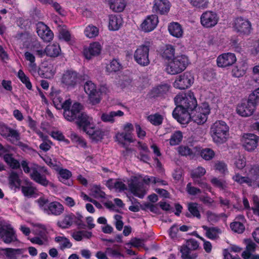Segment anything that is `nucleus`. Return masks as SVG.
<instances>
[{
	"label": "nucleus",
	"instance_id": "obj_1",
	"mask_svg": "<svg viewBox=\"0 0 259 259\" xmlns=\"http://www.w3.org/2000/svg\"><path fill=\"white\" fill-rule=\"evenodd\" d=\"M177 105L172 112L173 117L181 124H186L191 112L196 109L197 103L192 93L178 95L175 98Z\"/></svg>",
	"mask_w": 259,
	"mask_h": 259
},
{
	"label": "nucleus",
	"instance_id": "obj_2",
	"mask_svg": "<svg viewBox=\"0 0 259 259\" xmlns=\"http://www.w3.org/2000/svg\"><path fill=\"white\" fill-rule=\"evenodd\" d=\"M21 165L24 172L30 173V178L36 183L44 187H47L48 185L53 186V184L50 182L46 178V175H50V172L46 167L34 164L33 166L30 168L26 160L22 161Z\"/></svg>",
	"mask_w": 259,
	"mask_h": 259
},
{
	"label": "nucleus",
	"instance_id": "obj_3",
	"mask_svg": "<svg viewBox=\"0 0 259 259\" xmlns=\"http://www.w3.org/2000/svg\"><path fill=\"white\" fill-rule=\"evenodd\" d=\"M63 110L64 117L68 121H75L77 125L82 121L83 123L87 122V118L88 115L82 111L83 106L81 104L74 103L72 106L69 105Z\"/></svg>",
	"mask_w": 259,
	"mask_h": 259
},
{
	"label": "nucleus",
	"instance_id": "obj_4",
	"mask_svg": "<svg viewBox=\"0 0 259 259\" xmlns=\"http://www.w3.org/2000/svg\"><path fill=\"white\" fill-rule=\"evenodd\" d=\"M229 127L222 120L215 121L210 127V134L214 143L221 145L225 143L229 136Z\"/></svg>",
	"mask_w": 259,
	"mask_h": 259
},
{
	"label": "nucleus",
	"instance_id": "obj_5",
	"mask_svg": "<svg viewBox=\"0 0 259 259\" xmlns=\"http://www.w3.org/2000/svg\"><path fill=\"white\" fill-rule=\"evenodd\" d=\"M188 64V57L182 55L174 58L169 61L166 68L167 72L170 74H176L183 71Z\"/></svg>",
	"mask_w": 259,
	"mask_h": 259
},
{
	"label": "nucleus",
	"instance_id": "obj_6",
	"mask_svg": "<svg viewBox=\"0 0 259 259\" xmlns=\"http://www.w3.org/2000/svg\"><path fill=\"white\" fill-rule=\"evenodd\" d=\"M151 43L146 41L144 45L140 46L134 53L135 61L140 65L146 66L149 64V52Z\"/></svg>",
	"mask_w": 259,
	"mask_h": 259
},
{
	"label": "nucleus",
	"instance_id": "obj_7",
	"mask_svg": "<svg viewBox=\"0 0 259 259\" xmlns=\"http://www.w3.org/2000/svg\"><path fill=\"white\" fill-rule=\"evenodd\" d=\"M210 112V110L207 105H203V107H198L189 113V116L186 123L191 120L198 124H203L207 120V115Z\"/></svg>",
	"mask_w": 259,
	"mask_h": 259
},
{
	"label": "nucleus",
	"instance_id": "obj_8",
	"mask_svg": "<svg viewBox=\"0 0 259 259\" xmlns=\"http://www.w3.org/2000/svg\"><path fill=\"white\" fill-rule=\"evenodd\" d=\"M78 79V76L76 72L67 70L62 74L61 82L64 87L69 89L74 88L76 85Z\"/></svg>",
	"mask_w": 259,
	"mask_h": 259
},
{
	"label": "nucleus",
	"instance_id": "obj_9",
	"mask_svg": "<svg viewBox=\"0 0 259 259\" xmlns=\"http://www.w3.org/2000/svg\"><path fill=\"white\" fill-rule=\"evenodd\" d=\"M194 82V77L191 72H185L179 76L174 82V86L180 90L189 88Z\"/></svg>",
	"mask_w": 259,
	"mask_h": 259
},
{
	"label": "nucleus",
	"instance_id": "obj_10",
	"mask_svg": "<svg viewBox=\"0 0 259 259\" xmlns=\"http://www.w3.org/2000/svg\"><path fill=\"white\" fill-rule=\"evenodd\" d=\"M219 21L217 14L211 11H207L202 13L200 17V22L205 28H211L217 25Z\"/></svg>",
	"mask_w": 259,
	"mask_h": 259
},
{
	"label": "nucleus",
	"instance_id": "obj_11",
	"mask_svg": "<svg viewBox=\"0 0 259 259\" xmlns=\"http://www.w3.org/2000/svg\"><path fill=\"white\" fill-rule=\"evenodd\" d=\"M256 104L253 101L248 100L244 101L237 107V112L242 116H249L251 115L255 110Z\"/></svg>",
	"mask_w": 259,
	"mask_h": 259
},
{
	"label": "nucleus",
	"instance_id": "obj_12",
	"mask_svg": "<svg viewBox=\"0 0 259 259\" xmlns=\"http://www.w3.org/2000/svg\"><path fill=\"white\" fill-rule=\"evenodd\" d=\"M85 92L89 95V99L93 104H96L100 101L99 93L95 84L91 81H87L84 85Z\"/></svg>",
	"mask_w": 259,
	"mask_h": 259
},
{
	"label": "nucleus",
	"instance_id": "obj_13",
	"mask_svg": "<svg viewBox=\"0 0 259 259\" xmlns=\"http://www.w3.org/2000/svg\"><path fill=\"white\" fill-rule=\"evenodd\" d=\"M259 137L253 134H245L242 138L243 146L248 151H253L257 146Z\"/></svg>",
	"mask_w": 259,
	"mask_h": 259
},
{
	"label": "nucleus",
	"instance_id": "obj_14",
	"mask_svg": "<svg viewBox=\"0 0 259 259\" xmlns=\"http://www.w3.org/2000/svg\"><path fill=\"white\" fill-rule=\"evenodd\" d=\"M0 135L7 140L13 142L19 140V134L15 130L9 127L3 122H0Z\"/></svg>",
	"mask_w": 259,
	"mask_h": 259
},
{
	"label": "nucleus",
	"instance_id": "obj_15",
	"mask_svg": "<svg viewBox=\"0 0 259 259\" xmlns=\"http://www.w3.org/2000/svg\"><path fill=\"white\" fill-rule=\"evenodd\" d=\"M128 187L131 192L135 196L142 198L145 195L143 185L135 177L128 181Z\"/></svg>",
	"mask_w": 259,
	"mask_h": 259
},
{
	"label": "nucleus",
	"instance_id": "obj_16",
	"mask_svg": "<svg viewBox=\"0 0 259 259\" xmlns=\"http://www.w3.org/2000/svg\"><path fill=\"white\" fill-rule=\"evenodd\" d=\"M236 60L234 54L227 53L219 55L217 58V62L219 67L224 68L232 65Z\"/></svg>",
	"mask_w": 259,
	"mask_h": 259
},
{
	"label": "nucleus",
	"instance_id": "obj_17",
	"mask_svg": "<svg viewBox=\"0 0 259 259\" xmlns=\"http://www.w3.org/2000/svg\"><path fill=\"white\" fill-rule=\"evenodd\" d=\"M235 29L242 34H248L251 29L250 22L242 17L237 18L235 21Z\"/></svg>",
	"mask_w": 259,
	"mask_h": 259
},
{
	"label": "nucleus",
	"instance_id": "obj_18",
	"mask_svg": "<svg viewBox=\"0 0 259 259\" xmlns=\"http://www.w3.org/2000/svg\"><path fill=\"white\" fill-rule=\"evenodd\" d=\"M158 23V17L156 15L147 16L141 24V29L145 32H148L154 30Z\"/></svg>",
	"mask_w": 259,
	"mask_h": 259
},
{
	"label": "nucleus",
	"instance_id": "obj_19",
	"mask_svg": "<svg viewBox=\"0 0 259 259\" xmlns=\"http://www.w3.org/2000/svg\"><path fill=\"white\" fill-rule=\"evenodd\" d=\"M1 235L0 238L6 243L9 244L17 240L14 229L10 225H4Z\"/></svg>",
	"mask_w": 259,
	"mask_h": 259
},
{
	"label": "nucleus",
	"instance_id": "obj_20",
	"mask_svg": "<svg viewBox=\"0 0 259 259\" xmlns=\"http://www.w3.org/2000/svg\"><path fill=\"white\" fill-rule=\"evenodd\" d=\"M169 9V3L167 0L154 1L153 10L156 13L163 15L167 13Z\"/></svg>",
	"mask_w": 259,
	"mask_h": 259
},
{
	"label": "nucleus",
	"instance_id": "obj_21",
	"mask_svg": "<svg viewBox=\"0 0 259 259\" xmlns=\"http://www.w3.org/2000/svg\"><path fill=\"white\" fill-rule=\"evenodd\" d=\"M44 210L48 214L59 215L64 211V206L60 202L53 201L49 203L47 208L44 207Z\"/></svg>",
	"mask_w": 259,
	"mask_h": 259
},
{
	"label": "nucleus",
	"instance_id": "obj_22",
	"mask_svg": "<svg viewBox=\"0 0 259 259\" xmlns=\"http://www.w3.org/2000/svg\"><path fill=\"white\" fill-rule=\"evenodd\" d=\"M38 35L45 41H50L53 37V33L49 27L44 24H39L37 28Z\"/></svg>",
	"mask_w": 259,
	"mask_h": 259
},
{
	"label": "nucleus",
	"instance_id": "obj_23",
	"mask_svg": "<svg viewBox=\"0 0 259 259\" xmlns=\"http://www.w3.org/2000/svg\"><path fill=\"white\" fill-rule=\"evenodd\" d=\"M101 51V45L99 42H95L91 44L88 49H84L83 53L87 59H90L92 56H95L100 54Z\"/></svg>",
	"mask_w": 259,
	"mask_h": 259
},
{
	"label": "nucleus",
	"instance_id": "obj_24",
	"mask_svg": "<svg viewBox=\"0 0 259 259\" xmlns=\"http://www.w3.org/2000/svg\"><path fill=\"white\" fill-rule=\"evenodd\" d=\"M251 175H254V178L250 179L248 177L245 178L244 183H246L248 186H251L256 185L259 186V166H253L250 171Z\"/></svg>",
	"mask_w": 259,
	"mask_h": 259
},
{
	"label": "nucleus",
	"instance_id": "obj_25",
	"mask_svg": "<svg viewBox=\"0 0 259 259\" xmlns=\"http://www.w3.org/2000/svg\"><path fill=\"white\" fill-rule=\"evenodd\" d=\"M168 31L170 34L177 38L183 36V30L181 25L178 22L171 23L168 26Z\"/></svg>",
	"mask_w": 259,
	"mask_h": 259
},
{
	"label": "nucleus",
	"instance_id": "obj_26",
	"mask_svg": "<svg viewBox=\"0 0 259 259\" xmlns=\"http://www.w3.org/2000/svg\"><path fill=\"white\" fill-rule=\"evenodd\" d=\"M53 103L55 107L59 110L64 109L69 105H71V100L69 99L64 101L62 97L60 95H56L53 99Z\"/></svg>",
	"mask_w": 259,
	"mask_h": 259
},
{
	"label": "nucleus",
	"instance_id": "obj_27",
	"mask_svg": "<svg viewBox=\"0 0 259 259\" xmlns=\"http://www.w3.org/2000/svg\"><path fill=\"white\" fill-rule=\"evenodd\" d=\"M246 249L242 253V257L244 259L250 258L251 255L255 250L256 244L250 239L245 240Z\"/></svg>",
	"mask_w": 259,
	"mask_h": 259
},
{
	"label": "nucleus",
	"instance_id": "obj_28",
	"mask_svg": "<svg viewBox=\"0 0 259 259\" xmlns=\"http://www.w3.org/2000/svg\"><path fill=\"white\" fill-rule=\"evenodd\" d=\"M25 185L21 187V191L24 195L26 197H31L35 193L36 187H34L33 183L29 180L24 181Z\"/></svg>",
	"mask_w": 259,
	"mask_h": 259
},
{
	"label": "nucleus",
	"instance_id": "obj_29",
	"mask_svg": "<svg viewBox=\"0 0 259 259\" xmlns=\"http://www.w3.org/2000/svg\"><path fill=\"white\" fill-rule=\"evenodd\" d=\"M75 219V215L73 213L68 214L65 215L63 219L61 221L58 222L57 224L61 228H68L74 223Z\"/></svg>",
	"mask_w": 259,
	"mask_h": 259
},
{
	"label": "nucleus",
	"instance_id": "obj_30",
	"mask_svg": "<svg viewBox=\"0 0 259 259\" xmlns=\"http://www.w3.org/2000/svg\"><path fill=\"white\" fill-rule=\"evenodd\" d=\"M8 181L10 186L17 189L20 188L21 180L17 172L12 171L10 172L8 177Z\"/></svg>",
	"mask_w": 259,
	"mask_h": 259
},
{
	"label": "nucleus",
	"instance_id": "obj_31",
	"mask_svg": "<svg viewBox=\"0 0 259 259\" xmlns=\"http://www.w3.org/2000/svg\"><path fill=\"white\" fill-rule=\"evenodd\" d=\"M169 88L170 86L166 83L158 85L151 90V95L153 97L162 96L168 92Z\"/></svg>",
	"mask_w": 259,
	"mask_h": 259
},
{
	"label": "nucleus",
	"instance_id": "obj_32",
	"mask_svg": "<svg viewBox=\"0 0 259 259\" xmlns=\"http://www.w3.org/2000/svg\"><path fill=\"white\" fill-rule=\"evenodd\" d=\"M1 250L5 251V255L7 259H17V255L22 254L24 251L23 249L11 248H3Z\"/></svg>",
	"mask_w": 259,
	"mask_h": 259
},
{
	"label": "nucleus",
	"instance_id": "obj_33",
	"mask_svg": "<svg viewBox=\"0 0 259 259\" xmlns=\"http://www.w3.org/2000/svg\"><path fill=\"white\" fill-rule=\"evenodd\" d=\"M132 134L128 133H118L116 135V139L118 143L121 144L123 147L125 146L124 141H127L129 143L134 142L132 136Z\"/></svg>",
	"mask_w": 259,
	"mask_h": 259
},
{
	"label": "nucleus",
	"instance_id": "obj_34",
	"mask_svg": "<svg viewBox=\"0 0 259 259\" xmlns=\"http://www.w3.org/2000/svg\"><path fill=\"white\" fill-rule=\"evenodd\" d=\"M202 228L206 231V236L209 239H215L219 237V234L221 233V230L218 227H208L206 226H202Z\"/></svg>",
	"mask_w": 259,
	"mask_h": 259
},
{
	"label": "nucleus",
	"instance_id": "obj_35",
	"mask_svg": "<svg viewBox=\"0 0 259 259\" xmlns=\"http://www.w3.org/2000/svg\"><path fill=\"white\" fill-rule=\"evenodd\" d=\"M110 8L116 12H122L125 7L124 0H108Z\"/></svg>",
	"mask_w": 259,
	"mask_h": 259
},
{
	"label": "nucleus",
	"instance_id": "obj_36",
	"mask_svg": "<svg viewBox=\"0 0 259 259\" xmlns=\"http://www.w3.org/2000/svg\"><path fill=\"white\" fill-rule=\"evenodd\" d=\"M60 48L58 45L50 44L45 49V53L51 57H57L60 52Z\"/></svg>",
	"mask_w": 259,
	"mask_h": 259
},
{
	"label": "nucleus",
	"instance_id": "obj_37",
	"mask_svg": "<svg viewBox=\"0 0 259 259\" xmlns=\"http://www.w3.org/2000/svg\"><path fill=\"white\" fill-rule=\"evenodd\" d=\"M179 154L182 156H189L191 158L195 157V154L193 150L191 149L188 146L181 145L177 148Z\"/></svg>",
	"mask_w": 259,
	"mask_h": 259
},
{
	"label": "nucleus",
	"instance_id": "obj_38",
	"mask_svg": "<svg viewBox=\"0 0 259 259\" xmlns=\"http://www.w3.org/2000/svg\"><path fill=\"white\" fill-rule=\"evenodd\" d=\"M87 119L88 120L87 123H83L82 121L78 126L79 128H82L83 131L91 138L96 130L94 129V127L91 126V121L92 118L88 116Z\"/></svg>",
	"mask_w": 259,
	"mask_h": 259
},
{
	"label": "nucleus",
	"instance_id": "obj_39",
	"mask_svg": "<svg viewBox=\"0 0 259 259\" xmlns=\"http://www.w3.org/2000/svg\"><path fill=\"white\" fill-rule=\"evenodd\" d=\"M175 49L174 47L170 45H166L163 50L162 57L168 60H172L174 57Z\"/></svg>",
	"mask_w": 259,
	"mask_h": 259
},
{
	"label": "nucleus",
	"instance_id": "obj_40",
	"mask_svg": "<svg viewBox=\"0 0 259 259\" xmlns=\"http://www.w3.org/2000/svg\"><path fill=\"white\" fill-rule=\"evenodd\" d=\"M200 155L203 159L208 161L214 157L215 153L212 149L206 148L200 151Z\"/></svg>",
	"mask_w": 259,
	"mask_h": 259
},
{
	"label": "nucleus",
	"instance_id": "obj_41",
	"mask_svg": "<svg viewBox=\"0 0 259 259\" xmlns=\"http://www.w3.org/2000/svg\"><path fill=\"white\" fill-rule=\"evenodd\" d=\"M121 25V19L120 17L112 16L110 18L109 28L111 30H118Z\"/></svg>",
	"mask_w": 259,
	"mask_h": 259
},
{
	"label": "nucleus",
	"instance_id": "obj_42",
	"mask_svg": "<svg viewBox=\"0 0 259 259\" xmlns=\"http://www.w3.org/2000/svg\"><path fill=\"white\" fill-rule=\"evenodd\" d=\"M56 242L59 243L60 249L64 250L65 248H69L72 246L71 243L66 237L58 236L55 238Z\"/></svg>",
	"mask_w": 259,
	"mask_h": 259
},
{
	"label": "nucleus",
	"instance_id": "obj_43",
	"mask_svg": "<svg viewBox=\"0 0 259 259\" xmlns=\"http://www.w3.org/2000/svg\"><path fill=\"white\" fill-rule=\"evenodd\" d=\"M183 139V134L180 131L175 132L169 139V144L171 146H175L179 144Z\"/></svg>",
	"mask_w": 259,
	"mask_h": 259
},
{
	"label": "nucleus",
	"instance_id": "obj_44",
	"mask_svg": "<svg viewBox=\"0 0 259 259\" xmlns=\"http://www.w3.org/2000/svg\"><path fill=\"white\" fill-rule=\"evenodd\" d=\"M182 253V257L183 259H195L197 257L196 253L191 254V250H189L187 247H181L180 249Z\"/></svg>",
	"mask_w": 259,
	"mask_h": 259
},
{
	"label": "nucleus",
	"instance_id": "obj_45",
	"mask_svg": "<svg viewBox=\"0 0 259 259\" xmlns=\"http://www.w3.org/2000/svg\"><path fill=\"white\" fill-rule=\"evenodd\" d=\"M188 208L190 213L193 217H196L198 219L200 218L201 215L198 210L197 203L194 202L188 203Z\"/></svg>",
	"mask_w": 259,
	"mask_h": 259
},
{
	"label": "nucleus",
	"instance_id": "obj_46",
	"mask_svg": "<svg viewBox=\"0 0 259 259\" xmlns=\"http://www.w3.org/2000/svg\"><path fill=\"white\" fill-rule=\"evenodd\" d=\"M148 119L152 124L159 125L162 122L163 117L158 113H155L148 116Z\"/></svg>",
	"mask_w": 259,
	"mask_h": 259
},
{
	"label": "nucleus",
	"instance_id": "obj_47",
	"mask_svg": "<svg viewBox=\"0 0 259 259\" xmlns=\"http://www.w3.org/2000/svg\"><path fill=\"white\" fill-rule=\"evenodd\" d=\"M18 77L20 80L25 84L26 87L28 90H31L32 88L31 83L29 80V78L26 76L22 70H19L18 73Z\"/></svg>",
	"mask_w": 259,
	"mask_h": 259
},
{
	"label": "nucleus",
	"instance_id": "obj_48",
	"mask_svg": "<svg viewBox=\"0 0 259 259\" xmlns=\"http://www.w3.org/2000/svg\"><path fill=\"white\" fill-rule=\"evenodd\" d=\"M230 227L234 232L238 233H242L245 230V227L243 223L238 221L231 223Z\"/></svg>",
	"mask_w": 259,
	"mask_h": 259
},
{
	"label": "nucleus",
	"instance_id": "obj_49",
	"mask_svg": "<svg viewBox=\"0 0 259 259\" xmlns=\"http://www.w3.org/2000/svg\"><path fill=\"white\" fill-rule=\"evenodd\" d=\"M205 173L206 170L204 168L198 166L191 171V176L193 179H198L203 176Z\"/></svg>",
	"mask_w": 259,
	"mask_h": 259
},
{
	"label": "nucleus",
	"instance_id": "obj_50",
	"mask_svg": "<svg viewBox=\"0 0 259 259\" xmlns=\"http://www.w3.org/2000/svg\"><path fill=\"white\" fill-rule=\"evenodd\" d=\"M84 33L87 37L93 38L98 35L99 30L96 27L89 25L86 28Z\"/></svg>",
	"mask_w": 259,
	"mask_h": 259
},
{
	"label": "nucleus",
	"instance_id": "obj_51",
	"mask_svg": "<svg viewBox=\"0 0 259 259\" xmlns=\"http://www.w3.org/2000/svg\"><path fill=\"white\" fill-rule=\"evenodd\" d=\"M212 184L221 190H225L227 188V184L225 180L213 178L211 180Z\"/></svg>",
	"mask_w": 259,
	"mask_h": 259
},
{
	"label": "nucleus",
	"instance_id": "obj_52",
	"mask_svg": "<svg viewBox=\"0 0 259 259\" xmlns=\"http://www.w3.org/2000/svg\"><path fill=\"white\" fill-rule=\"evenodd\" d=\"M24 56L26 60L29 61V67L32 70H36V64L35 63V58L34 56L29 52H26L24 54Z\"/></svg>",
	"mask_w": 259,
	"mask_h": 259
},
{
	"label": "nucleus",
	"instance_id": "obj_53",
	"mask_svg": "<svg viewBox=\"0 0 259 259\" xmlns=\"http://www.w3.org/2000/svg\"><path fill=\"white\" fill-rule=\"evenodd\" d=\"M35 226L37 228L36 229V233L40 236V237L45 241H47V237L46 235V228L44 225L41 224H37Z\"/></svg>",
	"mask_w": 259,
	"mask_h": 259
},
{
	"label": "nucleus",
	"instance_id": "obj_54",
	"mask_svg": "<svg viewBox=\"0 0 259 259\" xmlns=\"http://www.w3.org/2000/svg\"><path fill=\"white\" fill-rule=\"evenodd\" d=\"M245 70L242 66L236 65L232 70V75L235 77H240L245 74Z\"/></svg>",
	"mask_w": 259,
	"mask_h": 259
},
{
	"label": "nucleus",
	"instance_id": "obj_55",
	"mask_svg": "<svg viewBox=\"0 0 259 259\" xmlns=\"http://www.w3.org/2000/svg\"><path fill=\"white\" fill-rule=\"evenodd\" d=\"M70 138L72 141L75 142L82 147H85L87 143L82 138L79 137L76 134L72 133L70 135Z\"/></svg>",
	"mask_w": 259,
	"mask_h": 259
},
{
	"label": "nucleus",
	"instance_id": "obj_56",
	"mask_svg": "<svg viewBox=\"0 0 259 259\" xmlns=\"http://www.w3.org/2000/svg\"><path fill=\"white\" fill-rule=\"evenodd\" d=\"M193 6L198 8L205 9L208 6V2L206 0H188Z\"/></svg>",
	"mask_w": 259,
	"mask_h": 259
},
{
	"label": "nucleus",
	"instance_id": "obj_57",
	"mask_svg": "<svg viewBox=\"0 0 259 259\" xmlns=\"http://www.w3.org/2000/svg\"><path fill=\"white\" fill-rule=\"evenodd\" d=\"M43 160L46 162V163L48 164L50 167L56 170V171H58L59 170V163L55 159H54L53 160L50 157H48L43 158Z\"/></svg>",
	"mask_w": 259,
	"mask_h": 259
},
{
	"label": "nucleus",
	"instance_id": "obj_58",
	"mask_svg": "<svg viewBox=\"0 0 259 259\" xmlns=\"http://www.w3.org/2000/svg\"><path fill=\"white\" fill-rule=\"evenodd\" d=\"M121 65L116 60H113L107 67V69L110 72H116L120 70Z\"/></svg>",
	"mask_w": 259,
	"mask_h": 259
},
{
	"label": "nucleus",
	"instance_id": "obj_59",
	"mask_svg": "<svg viewBox=\"0 0 259 259\" xmlns=\"http://www.w3.org/2000/svg\"><path fill=\"white\" fill-rule=\"evenodd\" d=\"M183 247H187L189 250H196L198 247L199 245L198 242L194 239H190L187 240L186 245H183Z\"/></svg>",
	"mask_w": 259,
	"mask_h": 259
},
{
	"label": "nucleus",
	"instance_id": "obj_60",
	"mask_svg": "<svg viewBox=\"0 0 259 259\" xmlns=\"http://www.w3.org/2000/svg\"><path fill=\"white\" fill-rule=\"evenodd\" d=\"M92 193L94 196L96 198H105V193L102 191L100 188L97 186H94L92 189Z\"/></svg>",
	"mask_w": 259,
	"mask_h": 259
},
{
	"label": "nucleus",
	"instance_id": "obj_61",
	"mask_svg": "<svg viewBox=\"0 0 259 259\" xmlns=\"http://www.w3.org/2000/svg\"><path fill=\"white\" fill-rule=\"evenodd\" d=\"M59 37L66 41L71 40V35L69 32L66 29L61 28L59 31Z\"/></svg>",
	"mask_w": 259,
	"mask_h": 259
},
{
	"label": "nucleus",
	"instance_id": "obj_62",
	"mask_svg": "<svg viewBox=\"0 0 259 259\" xmlns=\"http://www.w3.org/2000/svg\"><path fill=\"white\" fill-rule=\"evenodd\" d=\"M208 221L211 223H216L220 219V215L213 213L211 211H208L206 212Z\"/></svg>",
	"mask_w": 259,
	"mask_h": 259
},
{
	"label": "nucleus",
	"instance_id": "obj_63",
	"mask_svg": "<svg viewBox=\"0 0 259 259\" xmlns=\"http://www.w3.org/2000/svg\"><path fill=\"white\" fill-rule=\"evenodd\" d=\"M62 180H66L70 178L71 176V172L67 169H60L58 170Z\"/></svg>",
	"mask_w": 259,
	"mask_h": 259
},
{
	"label": "nucleus",
	"instance_id": "obj_64",
	"mask_svg": "<svg viewBox=\"0 0 259 259\" xmlns=\"http://www.w3.org/2000/svg\"><path fill=\"white\" fill-rule=\"evenodd\" d=\"M249 97V101L254 102L256 104L259 103V88L254 90Z\"/></svg>",
	"mask_w": 259,
	"mask_h": 259
}]
</instances>
